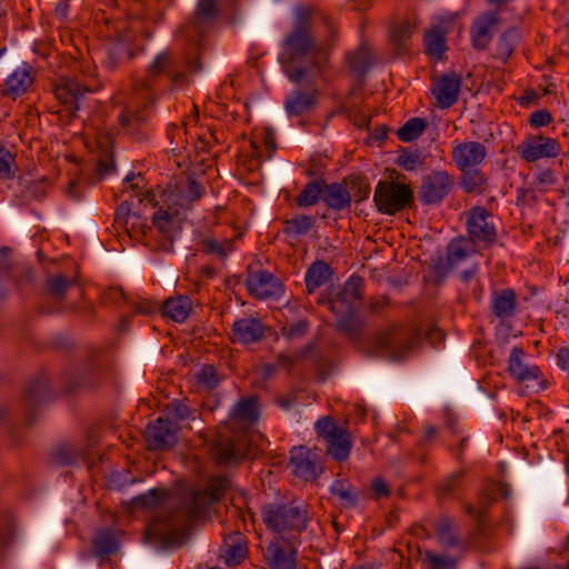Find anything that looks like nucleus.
<instances>
[{"mask_svg":"<svg viewBox=\"0 0 569 569\" xmlns=\"http://www.w3.org/2000/svg\"><path fill=\"white\" fill-rule=\"evenodd\" d=\"M311 7L295 9L291 30L284 36L279 54L284 73L295 83L315 84L321 76L326 51L329 47L311 26Z\"/></svg>","mask_w":569,"mask_h":569,"instance_id":"obj_1","label":"nucleus"},{"mask_svg":"<svg viewBox=\"0 0 569 569\" xmlns=\"http://www.w3.org/2000/svg\"><path fill=\"white\" fill-rule=\"evenodd\" d=\"M517 152L526 161L533 162L542 158L557 157L560 153V144L553 138L535 136L518 144Z\"/></svg>","mask_w":569,"mask_h":569,"instance_id":"obj_10","label":"nucleus"},{"mask_svg":"<svg viewBox=\"0 0 569 569\" xmlns=\"http://www.w3.org/2000/svg\"><path fill=\"white\" fill-rule=\"evenodd\" d=\"M492 310L499 318L512 316L516 308V295L511 289L497 291L492 295Z\"/></svg>","mask_w":569,"mask_h":569,"instance_id":"obj_34","label":"nucleus"},{"mask_svg":"<svg viewBox=\"0 0 569 569\" xmlns=\"http://www.w3.org/2000/svg\"><path fill=\"white\" fill-rule=\"evenodd\" d=\"M247 288L259 299H269L282 293V284L278 278L268 271H257L248 276Z\"/></svg>","mask_w":569,"mask_h":569,"instance_id":"obj_14","label":"nucleus"},{"mask_svg":"<svg viewBox=\"0 0 569 569\" xmlns=\"http://www.w3.org/2000/svg\"><path fill=\"white\" fill-rule=\"evenodd\" d=\"M259 418V410L256 397L240 399L229 416V428L232 432L253 425Z\"/></svg>","mask_w":569,"mask_h":569,"instance_id":"obj_17","label":"nucleus"},{"mask_svg":"<svg viewBox=\"0 0 569 569\" xmlns=\"http://www.w3.org/2000/svg\"><path fill=\"white\" fill-rule=\"evenodd\" d=\"M218 12L217 0H199L192 24L198 32L202 31L203 24L211 22Z\"/></svg>","mask_w":569,"mask_h":569,"instance_id":"obj_37","label":"nucleus"},{"mask_svg":"<svg viewBox=\"0 0 569 569\" xmlns=\"http://www.w3.org/2000/svg\"><path fill=\"white\" fill-rule=\"evenodd\" d=\"M84 451L79 446L62 445L56 450V459L62 465L76 463L79 459H82Z\"/></svg>","mask_w":569,"mask_h":569,"instance_id":"obj_46","label":"nucleus"},{"mask_svg":"<svg viewBox=\"0 0 569 569\" xmlns=\"http://www.w3.org/2000/svg\"><path fill=\"white\" fill-rule=\"evenodd\" d=\"M204 250L209 253H214L220 258L227 257L233 250L231 241L219 242L214 239L203 240Z\"/></svg>","mask_w":569,"mask_h":569,"instance_id":"obj_55","label":"nucleus"},{"mask_svg":"<svg viewBox=\"0 0 569 569\" xmlns=\"http://www.w3.org/2000/svg\"><path fill=\"white\" fill-rule=\"evenodd\" d=\"M317 433L327 442V452L337 461L346 460L351 450L349 431L337 426L330 417H322L316 422Z\"/></svg>","mask_w":569,"mask_h":569,"instance_id":"obj_6","label":"nucleus"},{"mask_svg":"<svg viewBox=\"0 0 569 569\" xmlns=\"http://www.w3.org/2000/svg\"><path fill=\"white\" fill-rule=\"evenodd\" d=\"M167 500V491L163 489H151L147 493L140 495L133 499L134 506L144 508H156Z\"/></svg>","mask_w":569,"mask_h":569,"instance_id":"obj_44","label":"nucleus"},{"mask_svg":"<svg viewBox=\"0 0 569 569\" xmlns=\"http://www.w3.org/2000/svg\"><path fill=\"white\" fill-rule=\"evenodd\" d=\"M425 162L426 157L418 150H406L398 158V164L408 171L422 167Z\"/></svg>","mask_w":569,"mask_h":569,"instance_id":"obj_50","label":"nucleus"},{"mask_svg":"<svg viewBox=\"0 0 569 569\" xmlns=\"http://www.w3.org/2000/svg\"><path fill=\"white\" fill-rule=\"evenodd\" d=\"M413 32V26L409 21L402 22L391 30V39L393 43L401 49L407 40L411 37Z\"/></svg>","mask_w":569,"mask_h":569,"instance_id":"obj_54","label":"nucleus"},{"mask_svg":"<svg viewBox=\"0 0 569 569\" xmlns=\"http://www.w3.org/2000/svg\"><path fill=\"white\" fill-rule=\"evenodd\" d=\"M519 39H520V34H519L518 30H516V29H510L507 32H505L498 41V46H497L498 54L502 59L509 58L511 56L515 47L519 42Z\"/></svg>","mask_w":569,"mask_h":569,"instance_id":"obj_45","label":"nucleus"},{"mask_svg":"<svg viewBox=\"0 0 569 569\" xmlns=\"http://www.w3.org/2000/svg\"><path fill=\"white\" fill-rule=\"evenodd\" d=\"M423 558L432 569H449L453 567V560L446 555H438L427 550L423 553Z\"/></svg>","mask_w":569,"mask_h":569,"instance_id":"obj_56","label":"nucleus"},{"mask_svg":"<svg viewBox=\"0 0 569 569\" xmlns=\"http://www.w3.org/2000/svg\"><path fill=\"white\" fill-rule=\"evenodd\" d=\"M487 149L481 142L465 141L452 149V160L461 171L475 169L483 162Z\"/></svg>","mask_w":569,"mask_h":569,"instance_id":"obj_13","label":"nucleus"},{"mask_svg":"<svg viewBox=\"0 0 569 569\" xmlns=\"http://www.w3.org/2000/svg\"><path fill=\"white\" fill-rule=\"evenodd\" d=\"M191 300L187 296L169 298L162 306V312L166 317L176 322H183L190 315Z\"/></svg>","mask_w":569,"mask_h":569,"instance_id":"obj_30","label":"nucleus"},{"mask_svg":"<svg viewBox=\"0 0 569 569\" xmlns=\"http://www.w3.org/2000/svg\"><path fill=\"white\" fill-rule=\"evenodd\" d=\"M508 371L519 382L537 379L539 376V368L536 366H528L525 362L523 350L518 347H513L511 349Z\"/></svg>","mask_w":569,"mask_h":569,"instance_id":"obj_26","label":"nucleus"},{"mask_svg":"<svg viewBox=\"0 0 569 569\" xmlns=\"http://www.w3.org/2000/svg\"><path fill=\"white\" fill-rule=\"evenodd\" d=\"M183 213L171 202H163L152 214V227L171 243L180 233Z\"/></svg>","mask_w":569,"mask_h":569,"instance_id":"obj_8","label":"nucleus"},{"mask_svg":"<svg viewBox=\"0 0 569 569\" xmlns=\"http://www.w3.org/2000/svg\"><path fill=\"white\" fill-rule=\"evenodd\" d=\"M350 71L357 77H363L372 66V57L367 46L361 44L356 51L347 56Z\"/></svg>","mask_w":569,"mask_h":569,"instance_id":"obj_33","label":"nucleus"},{"mask_svg":"<svg viewBox=\"0 0 569 569\" xmlns=\"http://www.w3.org/2000/svg\"><path fill=\"white\" fill-rule=\"evenodd\" d=\"M13 156L6 148H0V178L9 179L13 176Z\"/></svg>","mask_w":569,"mask_h":569,"instance_id":"obj_57","label":"nucleus"},{"mask_svg":"<svg viewBox=\"0 0 569 569\" xmlns=\"http://www.w3.org/2000/svg\"><path fill=\"white\" fill-rule=\"evenodd\" d=\"M462 187L468 192H475L482 189L485 184V177L475 169L462 171Z\"/></svg>","mask_w":569,"mask_h":569,"instance_id":"obj_53","label":"nucleus"},{"mask_svg":"<svg viewBox=\"0 0 569 569\" xmlns=\"http://www.w3.org/2000/svg\"><path fill=\"white\" fill-rule=\"evenodd\" d=\"M417 342L415 333L388 326L377 332L372 347L376 352L391 360H400L409 355Z\"/></svg>","mask_w":569,"mask_h":569,"instance_id":"obj_5","label":"nucleus"},{"mask_svg":"<svg viewBox=\"0 0 569 569\" xmlns=\"http://www.w3.org/2000/svg\"><path fill=\"white\" fill-rule=\"evenodd\" d=\"M226 487L224 479H218L206 490L186 491L178 499L173 511L159 515L149 527V535L166 547L182 542L184 527L191 518L201 516L209 506L220 498Z\"/></svg>","mask_w":569,"mask_h":569,"instance_id":"obj_2","label":"nucleus"},{"mask_svg":"<svg viewBox=\"0 0 569 569\" xmlns=\"http://www.w3.org/2000/svg\"><path fill=\"white\" fill-rule=\"evenodd\" d=\"M426 122L421 118H412L408 120L397 131L398 138L403 142H410L417 139L425 130Z\"/></svg>","mask_w":569,"mask_h":569,"instance_id":"obj_41","label":"nucleus"},{"mask_svg":"<svg viewBox=\"0 0 569 569\" xmlns=\"http://www.w3.org/2000/svg\"><path fill=\"white\" fill-rule=\"evenodd\" d=\"M318 97L319 91L313 87L307 91L293 90L286 99L284 109L289 116H301L317 104Z\"/></svg>","mask_w":569,"mask_h":569,"instance_id":"obj_24","label":"nucleus"},{"mask_svg":"<svg viewBox=\"0 0 569 569\" xmlns=\"http://www.w3.org/2000/svg\"><path fill=\"white\" fill-rule=\"evenodd\" d=\"M437 537L439 542L445 547H453L457 545V536L455 526L449 519H441L437 525Z\"/></svg>","mask_w":569,"mask_h":569,"instance_id":"obj_48","label":"nucleus"},{"mask_svg":"<svg viewBox=\"0 0 569 569\" xmlns=\"http://www.w3.org/2000/svg\"><path fill=\"white\" fill-rule=\"evenodd\" d=\"M131 207H132V203H130L129 201H123L119 204V207L116 211V217H114V220L118 224H121V226L129 224V219L132 217Z\"/></svg>","mask_w":569,"mask_h":569,"instance_id":"obj_62","label":"nucleus"},{"mask_svg":"<svg viewBox=\"0 0 569 569\" xmlns=\"http://www.w3.org/2000/svg\"><path fill=\"white\" fill-rule=\"evenodd\" d=\"M178 427L169 419L158 418L147 430V440L152 449H163L173 446L177 441Z\"/></svg>","mask_w":569,"mask_h":569,"instance_id":"obj_16","label":"nucleus"},{"mask_svg":"<svg viewBox=\"0 0 569 569\" xmlns=\"http://www.w3.org/2000/svg\"><path fill=\"white\" fill-rule=\"evenodd\" d=\"M290 466L292 472L305 480H311L318 476L317 455L306 447L291 450Z\"/></svg>","mask_w":569,"mask_h":569,"instance_id":"obj_18","label":"nucleus"},{"mask_svg":"<svg viewBox=\"0 0 569 569\" xmlns=\"http://www.w3.org/2000/svg\"><path fill=\"white\" fill-rule=\"evenodd\" d=\"M214 455L221 463H237L246 458L248 452L244 442L224 438L214 445Z\"/></svg>","mask_w":569,"mask_h":569,"instance_id":"obj_27","label":"nucleus"},{"mask_svg":"<svg viewBox=\"0 0 569 569\" xmlns=\"http://www.w3.org/2000/svg\"><path fill=\"white\" fill-rule=\"evenodd\" d=\"M167 412L172 418L182 420L189 416V408L187 407L186 403L179 400H172L170 403L167 405Z\"/></svg>","mask_w":569,"mask_h":569,"instance_id":"obj_60","label":"nucleus"},{"mask_svg":"<svg viewBox=\"0 0 569 569\" xmlns=\"http://www.w3.org/2000/svg\"><path fill=\"white\" fill-rule=\"evenodd\" d=\"M253 154L259 159H270L276 150V143L273 138V131L271 129H264L260 133L254 136L251 141Z\"/></svg>","mask_w":569,"mask_h":569,"instance_id":"obj_35","label":"nucleus"},{"mask_svg":"<svg viewBox=\"0 0 569 569\" xmlns=\"http://www.w3.org/2000/svg\"><path fill=\"white\" fill-rule=\"evenodd\" d=\"M94 90L90 84L81 86L72 79H62L56 88V97L71 113L79 110V102L87 92Z\"/></svg>","mask_w":569,"mask_h":569,"instance_id":"obj_19","label":"nucleus"},{"mask_svg":"<svg viewBox=\"0 0 569 569\" xmlns=\"http://www.w3.org/2000/svg\"><path fill=\"white\" fill-rule=\"evenodd\" d=\"M134 312L139 315H150L156 310V305L149 300L130 302Z\"/></svg>","mask_w":569,"mask_h":569,"instance_id":"obj_64","label":"nucleus"},{"mask_svg":"<svg viewBox=\"0 0 569 569\" xmlns=\"http://www.w3.org/2000/svg\"><path fill=\"white\" fill-rule=\"evenodd\" d=\"M117 547V539L111 531H100L93 539V551L97 556H108L114 552Z\"/></svg>","mask_w":569,"mask_h":569,"instance_id":"obj_40","label":"nucleus"},{"mask_svg":"<svg viewBox=\"0 0 569 569\" xmlns=\"http://www.w3.org/2000/svg\"><path fill=\"white\" fill-rule=\"evenodd\" d=\"M49 388L44 380L33 381L26 391V398L30 406L41 402L48 395Z\"/></svg>","mask_w":569,"mask_h":569,"instance_id":"obj_52","label":"nucleus"},{"mask_svg":"<svg viewBox=\"0 0 569 569\" xmlns=\"http://www.w3.org/2000/svg\"><path fill=\"white\" fill-rule=\"evenodd\" d=\"M535 184L540 190L551 187L556 183L555 174L549 169L539 170L535 177Z\"/></svg>","mask_w":569,"mask_h":569,"instance_id":"obj_59","label":"nucleus"},{"mask_svg":"<svg viewBox=\"0 0 569 569\" xmlns=\"http://www.w3.org/2000/svg\"><path fill=\"white\" fill-rule=\"evenodd\" d=\"M172 64L173 57L169 51L158 53L147 68V78L134 88L136 98L146 100L148 96L144 92L150 89L151 80L164 73Z\"/></svg>","mask_w":569,"mask_h":569,"instance_id":"obj_23","label":"nucleus"},{"mask_svg":"<svg viewBox=\"0 0 569 569\" xmlns=\"http://www.w3.org/2000/svg\"><path fill=\"white\" fill-rule=\"evenodd\" d=\"M247 552L244 537L239 531H236L223 538L219 558L227 566L234 567L241 563Z\"/></svg>","mask_w":569,"mask_h":569,"instance_id":"obj_21","label":"nucleus"},{"mask_svg":"<svg viewBox=\"0 0 569 569\" xmlns=\"http://www.w3.org/2000/svg\"><path fill=\"white\" fill-rule=\"evenodd\" d=\"M262 519L274 532L302 531L308 523V510L303 502L269 503L262 509Z\"/></svg>","mask_w":569,"mask_h":569,"instance_id":"obj_4","label":"nucleus"},{"mask_svg":"<svg viewBox=\"0 0 569 569\" xmlns=\"http://www.w3.org/2000/svg\"><path fill=\"white\" fill-rule=\"evenodd\" d=\"M461 479V471H457L448 476L440 487L441 493L445 496H452L460 487Z\"/></svg>","mask_w":569,"mask_h":569,"instance_id":"obj_58","label":"nucleus"},{"mask_svg":"<svg viewBox=\"0 0 569 569\" xmlns=\"http://www.w3.org/2000/svg\"><path fill=\"white\" fill-rule=\"evenodd\" d=\"M119 123L122 128L134 129L142 122H144V116L133 109L131 106H126L118 116Z\"/></svg>","mask_w":569,"mask_h":569,"instance_id":"obj_49","label":"nucleus"},{"mask_svg":"<svg viewBox=\"0 0 569 569\" xmlns=\"http://www.w3.org/2000/svg\"><path fill=\"white\" fill-rule=\"evenodd\" d=\"M315 226V219L309 216H297L286 220V232L295 236L308 233Z\"/></svg>","mask_w":569,"mask_h":569,"instance_id":"obj_42","label":"nucleus"},{"mask_svg":"<svg viewBox=\"0 0 569 569\" xmlns=\"http://www.w3.org/2000/svg\"><path fill=\"white\" fill-rule=\"evenodd\" d=\"M452 186V179L446 171H433L422 179L420 200L427 204L439 203L449 194Z\"/></svg>","mask_w":569,"mask_h":569,"instance_id":"obj_9","label":"nucleus"},{"mask_svg":"<svg viewBox=\"0 0 569 569\" xmlns=\"http://www.w3.org/2000/svg\"><path fill=\"white\" fill-rule=\"evenodd\" d=\"M203 188L196 180L186 178L179 180L174 187L163 193L162 202H171L182 212L199 200L202 196Z\"/></svg>","mask_w":569,"mask_h":569,"instance_id":"obj_11","label":"nucleus"},{"mask_svg":"<svg viewBox=\"0 0 569 569\" xmlns=\"http://www.w3.org/2000/svg\"><path fill=\"white\" fill-rule=\"evenodd\" d=\"M323 202L333 210H342L351 202L349 191L340 183H331L322 189Z\"/></svg>","mask_w":569,"mask_h":569,"instance_id":"obj_29","label":"nucleus"},{"mask_svg":"<svg viewBox=\"0 0 569 569\" xmlns=\"http://www.w3.org/2000/svg\"><path fill=\"white\" fill-rule=\"evenodd\" d=\"M128 231L134 232V233H146V230H150L151 228L147 226L146 220H143L139 214L133 213L132 217L129 219V224L124 226Z\"/></svg>","mask_w":569,"mask_h":569,"instance_id":"obj_63","label":"nucleus"},{"mask_svg":"<svg viewBox=\"0 0 569 569\" xmlns=\"http://www.w3.org/2000/svg\"><path fill=\"white\" fill-rule=\"evenodd\" d=\"M466 246L467 242L462 239H455L450 241L447 250V261L449 266L455 267L468 257L469 251Z\"/></svg>","mask_w":569,"mask_h":569,"instance_id":"obj_47","label":"nucleus"},{"mask_svg":"<svg viewBox=\"0 0 569 569\" xmlns=\"http://www.w3.org/2000/svg\"><path fill=\"white\" fill-rule=\"evenodd\" d=\"M267 559L271 569H295L297 566V552L282 548L278 542L269 543Z\"/></svg>","mask_w":569,"mask_h":569,"instance_id":"obj_28","label":"nucleus"},{"mask_svg":"<svg viewBox=\"0 0 569 569\" xmlns=\"http://www.w3.org/2000/svg\"><path fill=\"white\" fill-rule=\"evenodd\" d=\"M131 34H123L119 40L111 46L106 60V67L114 69L124 59L130 60L133 57V52L130 48Z\"/></svg>","mask_w":569,"mask_h":569,"instance_id":"obj_32","label":"nucleus"},{"mask_svg":"<svg viewBox=\"0 0 569 569\" xmlns=\"http://www.w3.org/2000/svg\"><path fill=\"white\" fill-rule=\"evenodd\" d=\"M196 378L198 385L207 390H212L220 382V378L212 366H203L196 375Z\"/></svg>","mask_w":569,"mask_h":569,"instance_id":"obj_51","label":"nucleus"},{"mask_svg":"<svg viewBox=\"0 0 569 569\" xmlns=\"http://www.w3.org/2000/svg\"><path fill=\"white\" fill-rule=\"evenodd\" d=\"M33 81L34 76L32 73V67L28 63H22L8 77L2 93L12 99H17L28 91Z\"/></svg>","mask_w":569,"mask_h":569,"instance_id":"obj_20","label":"nucleus"},{"mask_svg":"<svg viewBox=\"0 0 569 569\" xmlns=\"http://www.w3.org/2000/svg\"><path fill=\"white\" fill-rule=\"evenodd\" d=\"M361 289L362 279L351 277L329 301L330 309L337 317V328L349 336H356L361 328L357 317L362 303Z\"/></svg>","mask_w":569,"mask_h":569,"instance_id":"obj_3","label":"nucleus"},{"mask_svg":"<svg viewBox=\"0 0 569 569\" xmlns=\"http://www.w3.org/2000/svg\"><path fill=\"white\" fill-rule=\"evenodd\" d=\"M330 492L339 499L343 507H353L357 503V492L347 481L336 480L330 487Z\"/></svg>","mask_w":569,"mask_h":569,"instance_id":"obj_39","label":"nucleus"},{"mask_svg":"<svg viewBox=\"0 0 569 569\" xmlns=\"http://www.w3.org/2000/svg\"><path fill=\"white\" fill-rule=\"evenodd\" d=\"M319 199H322V188L319 182L311 181L298 196L297 203L299 207H310L316 204Z\"/></svg>","mask_w":569,"mask_h":569,"instance_id":"obj_43","label":"nucleus"},{"mask_svg":"<svg viewBox=\"0 0 569 569\" xmlns=\"http://www.w3.org/2000/svg\"><path fill=\"white\" fill-rule=\"evenodd\" d=\"M330 267L323 261L313 262L307 270L305 282L309 293L315 292L319 287L323 286L330 278Z\"/></svg>","mask_w":569,"mask_h":569,"instance_id":"obj_31","label":"nucleus"},{"mask_svg":"<svg viewBox=\"0 0 569 569\" xmlns=\"http://www.w3.org/2000/svg\"><path fill=\"white\" fill-rule=\"evenodd\" d=\"M498 16L493 12H487L480 16L471 28V40L476 49L482 50L490 43L497 29Z\"/></svg>","mask_w":569,"mask_h":569,"instance_id":"obj_22","label":"nucleus"},{"mask_svg":"<svg viewBox=\"0 0 569 569\" xmlns=\"http://www.w3.org/2000/svg\"><path fill=\"white\" fill-rule=\"evenodd\" d=\"M263 336V326L254 318H243L234 321L232 326L233 341L248 345L260 340Z\"/></svg>","mask_w":569,"mask_h":569,"instance_id":"obj_25","label":"nucleus"},{"mask_svg":"<svg viewBox=\"0 0 569 569\" xmlns=\"http://www.w3.org/2000/svg\"><path fill=\"white\" fill-rule=\"evenodd\" d=\"M74 282V279L67 278L61 273L51 274L46 282L47 292L52 299L61 300Z\"/></svg>","mask_w":569,"mask_h":569,"instance_id":"obj_38","label":"nucleus"},{"mask_svg":"<svg viewBox=\"0 0 569 569\" xmlns=\"http://www.w3.org/2000/svg\"><path fill=\"white\" fill-rule=\"evenodd\" d=\"M445 30L436 26L425 34V44L429 54L441 58L446 50Z\"/></svg>","mask_w":569,"mask_h":569,"instance_id":"obj_36","label":"nucleus"},{"mask_svg":"<svg viewBox=\"0 0 569 569\" xmlns=\"http://www.w3.org/2000/svg\"><path fill=\"white\" fill-rule=\"evenodd\" d=\"M412 199V190L401 183L380 181L375 191V203L378 210L392 214L402 210Z\"/></svg>","mask_w":569,"mask_h":569,"instance_id":"obj_7","label":"nucleus"},{"mask_svg":"<svg viewBox=\"0 0 569 569\" xmlns=\"http://www.w3.org/2000/svg\"><path fill=\"white\" fill-rule=\"evenodd\" d=\"M461 79L455 72L443 74L433 82L432 94L437 100V106L447 109L453 106L460 92Z\"/></svg>","mask_w":569,"mask_h":569,"instance_id":"obj_15","label":"nucleus"},{"mask_svg":"<svg viewBox=\"0 0 569 569\" xmlns=\"http://www.w3.org/2000/svg\"><path fill=\"white\" fill-rule=\"evenodd\" d=\"M308 327L309 326L307 321L300 320L282 328V332L290 339H297L302 337L308 331Z\"/></svg>","mask_w":569,"mask_h":569,"instance_id":"obj_61","label":"nucleus"},{"mask_svg":"<svg viewBox=\"0 0 569 569\" xmlns=\"http://www.w3.org/2000/svg\"><path fill=\"white\" fill-rule=\"evenodd\" d=\"M468 234L472 242L491 243L496 239V229L490 213L483 208L470 210L467 221Z\"/></svg>","mask_w":569,"mask_h":569,"instance_id":"obj_12","label":"nucleus"}]
</instances>
